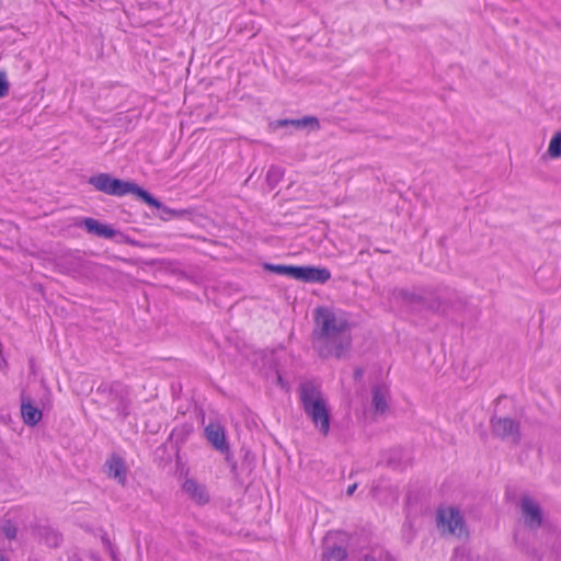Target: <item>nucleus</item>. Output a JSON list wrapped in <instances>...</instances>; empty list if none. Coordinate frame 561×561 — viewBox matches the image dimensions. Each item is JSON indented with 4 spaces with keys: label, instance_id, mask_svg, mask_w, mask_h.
Here are the masks:
<instances>
[{
    "label": "nucleus",
    "instance_id": "f257e3e1",
    "mask_svg": "<svg viewBox=\"0 0 561 561\" xmlns=\"http://www.w3.org/2000/svg\"><path fill=\"white\" fill-rule=\"evenodd\" d=\"M316 328L312 332L313 348L322 358H342L351 348V324L325 307H318L314 313Z\"/></svg>",
    "mask_w": 561,
    "mask_h": 561
},
{
    "label": "nucleus",
    "instance_id": "423d86ee",
    "mask_svg": "<svg viewBox=\"0 0 561 561\" xmlns=\"http://www.w3.org/2000/svg\"><path fill=\"white\" fill-rule=\"evenodd\" d=\"M492 435L503 442L518 446L522 442L520 422L510 416H497L495 413L490 419Z\"/></svg>",
    "mask_w": 561,
    "mask_h": 561
},
{
    "label": "nucleus",
    "instance_id": "20e7f679",
    "mask_svg": "<svg viewBox=\"0 0 561 561\" xmlns=\"http://www.w3.org/2000/svg\"><path fill=\"white\" fill-rule=\"evenodd\" d=\"M129 388L121 381H103L95 390L98 400L106 407H113L122 419L129 415Z\"/></svg>",
    "mask_w": 561,
    "mask_h": 561
},
{
    "label": "nucleus",
    "instance_id": "4be33fe9",
    "mask_svg": "<svg viewBox=\"0 0 561 561\" xmlns=\"http://www.w3.org/2000/svg\"><path fill=\"white\" fill-rule=\"evenodd\" d=\"M284 176L282 168L272 165L266 173V183L271 190L275 188Z\"/></svg>",
    "mask_w": 561,
    "mask_h": 561
},
{
    "label": "nucleus",
    "instance_id": "ddd939ff",
    "mask_svg": "<svg viewBox=\"0 0 561 561\" xmlns=\"http://www.w3.org/2000/svg\"><path fill=\"white\" fill-rule=\"evenodd\" d=\"M77 226L83 227L89 233L104 239H113L116 233V229L111 225L102 224L91 217L83 218Z\"/></svg>",
    "mask_w": 561,
    "mask_h": 561
},
{
    "label": "nucleus",
    "instance_id": "cd10ccee",
    "mask_svg": "<svg viewBox=\"0 0 561 561\" xmlns=\"http://www.w3.org/2000/svg\"><path fill=\"white\" fill-rule=\"evenodd\" d=\"M101 541L104 545V547L110 551L113 560L116 561L117 560L116 552H115L114 547H113V545L111 542V539L108 538L106 533H104L102 535Z\"/></svg>",
    "mask_w": 561,
    "mask_h": 561
},
{
    "label": "nucleus",
    "instance_id": "c9c22d12",
    "mask_svg": "<svg viewBox=\"0 0 561 561\" xmlns=\"http://www.w3.org/2000/svg\"><path fill=\"white\" fill-rule=\"evenodd\" d=\"M183 433H184V430H183V428H182L180 432H178L176 430H174V431L172 432V436H178V435L183 434Z\"/></svg>",
    "mask_w": 561,
    "mask_h": 561
},
{
    "label": "nucleus",
    "instance_id": "412c9836",
    "mask_svg": "<svg viewBox=\"0 0 561 561\" xmlns=\"http://www.w3.org/2000/svg\"><path fill=\"white\" fill-rule=\"evenodd\" d=\"M348 553L347 550L342 547L334 545L331 548H328L322 553V560L323 561H344L347 558Z\"/></svg>",
    "mask_w": 561,
    "mask_h": 561
},
{
    "label": "nucleus",
    "instance_id": "e433bc0d",
    "mask_svg": "<svg viewBox=\"0 0 561 561\" xmlns=\"http://www.w3.org/2000/svg\"><path fill=\"white\" fill-rule=\"evenodd\" d=\"M503 398H505V396H504V394L499 396V397L496 398L495 402H496V403H499Z\"/></svg>",
    "mask_w": 561,
    "mask_h": 561
},
{
    "label": "nucleus",
    "instance_id": "6e6552de",
    "mask_svg": "<svg viewBox=\"0 0 561 561\" xmlns=\"http://www.w3.org/2000/svg\"><path fill=\"white\" fill-rule=\"evenodd\" d=\"M437 527L442 529L443 534L448 533L449 535L461 536L465 528V519L459 510L449 507L448 510L438 508L437 515Z\"/></svg>",
    "mask_w": 561,
    "mask_h": 561
},
{
    "label": "nucleus",
    "instance_id": "2f4dec72",
    "mask_svg": "<svg viewBox=\"0 0 561 561\" xmlns=\"http://www.w3.org/2000/svg\"><path fill=\"white\" fill-rule=\"evenodd\" d=\"M356 489H357V483L351 484L346 490V495H348V496L353 495Z\"/></svg>",
    "mask_w": 561,
    "mask_h": 561
},
{
    "label": "nucleus",
    "instance_id": "f8f14e48",
    "mask_svg": "<svg viewBox=\"0 0 561 561\" xmlns=\"http://www.w3.org/2000/svg\"><path fill=\"white\" fill-rule=\"evenodd\" d=\"M104 472L108 478L116 480L121 485L127 481V467L125 460L117 454H112L104 463Z\"/></svg>",
    "mask_w": 561,
    "mask_h": 561
},
{
    "label": "nucleus",
    "instance_id": "b1692460",
    "mask_svg": "<svg viewBox=\"0 0 561 561\" xmlns=\"http://www.w3.org/2000/svg\"><path fill=\"white\" fill-rule=\"evenodd\" d=\"M402 456H403V450L402 449H400V448L391 449L389 451V455H388L387 460H386L387 466L391 467L393 469L401 468Z\"/></svg>",
    "mask_w": 561,
    "mask_h": 561
},
{
    "label": "nucleus",
    "instance_id": "9b49d317",
    "mask_svg": "<svg viewBox=\"0 0 561 561\" xmlns=\"http://www.w3.org/2000/svg\"><path fill=\"white\" fill-rule=\"evenodd\" d=\"M331 278V272L327 267L314 265H299L298 279L304 283L325 284Z\"/></svg>",
    "mask_w": 561,
    "mask_h": 561
},
{
    "label": "nucleus",
    "instance_id": "72a5a7b5",
    "mask_svg": "<svg viewBox=\"0 0 561 561\" xmlns=\"http://www.w3.org/2000/svg\"><path fill=\"white\" fill-rule=\"evenodd\" d=\"M363 561H377V559L371 554H365Z\"/></svg>",
    "mask_w": 561,
    "mask_h": 561
},
{
    "label": "nucleus",
    "instance_id": "f3484780",
    "mask_svg": "<svg viewBox=\"0 0 561 561\" xmlns=\"http://www.w3.org/2000/svg\"><path fill=\"white\" fill-rule=\"evenodd\" d=\"M263 270L277 275H285L296 280L298 279L299 265L264 263Z\"/></svg>",
    "mask_w": 561,
    "mask_h": 561
},
{
    "label": "nucleus",
    "instance_id": "f03ea898",
    "mask_svg": "<svg viewBox=\"0 0 561 561\" xmlns=\"http://www.w3.org/2000/svg\"><path fill=\"white\" fill-rule=\"evenodd\" d=\"M88 183L106 195L122 197L133 194L142 203H153V195L134 181L122 180L110 173H98L88 179Z\"/></svg>",
    "mask_w": 561,
    "mask_h": 561
},
{
    "label": "nucleus",
    "instance_id": "393cba45",
    "mask_svg": "<svg viewBox=\"0 0 561 561\" xmlns=\"http://www.w3.org/2000/svg\"><path fill=\"white\" fill-rule=\"evenodd\" d=\"M290 125L295 126L296 128H302L308 125L319 128V121L314 116H306L300 119H290Z\"/></svg>",
    "mask_w": 561,
    "mask_h": 561
},
{
    "label": "nucleus",
    "instance_id": "2eb2a0df",
    "mask_svg": "<svg viewBox=\"0 0 561 561\" xmlns=\"http://www.w3.org/2000/svg\"><path fill=\"white\" fill-rule=\"evenodd\" d=\"M21 415L23 422L28 426H35L42 420L43 413L35 407L28 397H21Z\"/></svg>",
    "mask_w": 561,
    "mask_h": 561
},
{
    "label": "nucleus",
    "instance_id": "a211bd4d",
    "mask_svg": "<svg viewBox=\"0 0 561 561\" xmlns=\"http://www.w3.org/2000/svg\"><path fill=\"white\" fill-rule=\"evenodd\" d=\"M38 536L41 540L50 548H57L62 541V536L50 527H39Z\"/></svg>",
    "mask_w": 561,
    "mask_h": 561
},
{
    "label": "nucleus",
    "instance_id": "1a4fd4ad",
    "mask_svg": "<svg viewBox=\"0 0 561 561\" xmlns=\"http://www.w3.org/2000/svg\"><path fill=\"white\" fill-rule=\"evenodd\" d=\"M56 267L59 272L78 278L88 276L92 272L93 264L80 256L69 254L60 256L56 261Z\"/></svg>",
    "mask_w": 561,
    "mask_h": 561
},
{
    "label": "nucleus",
    "instance_id": "39448f33",
    "mask_svg": "<svg viewBox=\"0 0 561 561\" xmlns=\"http://www.w3.org/2000/svg\"><path fill=\"white\" fill-rule=\"evenodd\" d=\"M393 296L399 299L404 308L411 313H420L423 310L427 311H444L439 296L430 294L427 296L407 288H399L393 290Z\"/></svg>",
    "mask_w": 561,
    "mask_h": 561
},
{
    "label": "nucleus",
    "instance_id": "aec40b11",
    "mask_svg": "<svg viewBox=\"0 0 561 561\" xmlns=\"http://www.w3.org/2000/svg\"><path fill=\"white\" fill-rule=\"evenodd\" d=\"M154 202L153 203H146L147 205L154 207L159 211V217L163 220H168L170 216L174 217H181L183 216L186 210H176L169 208L168 206L163 205L158 198L153 196Z\"/></svg>",
    "mask_w": 561,
    "mask_h": 561
},
{
    "label": "nucleus",
    "instance_id": "bb28decb",
    "mask_svg": "<svg viewBox=\"0 0 561 561\" xmlns=\"http://www.w3.org/2000/svg\"><path fill=\"white\" fill-rule=\"evenodd\" d=\"M9 82L4 71H0V98H4L9 93Z\"/></svg>",
    "mask_w": 561,
    "mask_h": 561
},
{
    "label": "nucleus",
    "instance_id": "473e14b6",
    "mask_svg": "<svg viewBox=\"0 0 561 561\" xmlns=\"http://www.w3.org/2000/svg\"><path fill=\"white\" fill-rule=\"evenodd\" d=\"M254 455L250 451V450H245L244 451V460L248 461L250 460L251 462L254 461Z\"/></svg>",
    "mask_w": 561,
    "mask_h": 561
},
{
    "label": "nucleus",
    "instance_id": "6ab92c4d",
    "mask_svg": "<svg viewBox=\"0 0 561 561\" xmlns=\"http://www.w3.org/2000/svg\"><path fill=\"white\" fill-rule=\"evenodd\" d=\"M373 405L378 413H383L388 409L386 388L381 386L373 387Z\"/></svg>",
    "mask_w": 561,
    "mask_h": 561
},
{
    "label": "nucleus",
    "instance_id": "a878e982",
    "mask_svg": "<svg viewBox=\"0 0 561 561\" xmlns=\"http://www.w3.org/2000/svg\"><path fill=\"white\" fill-rule=\"evenodd\" d=\"M1 533L8 538L9 540L15 539L18 534V527L11 520H4L1 525Z\"/></svg>",
    "mask_w": 561,
    "mask_h": 561
},
{
    "label": "nucleus",
    "instance_id": "5701e85b",
    "mask_svg": "<svg viewBox=\"0 0 561 561\" xmlns=\"http://www.w3.org/2000/svg\"><path fill=\"white\" fill-rule=\"evenodd\" d=\"M547 153L553 159L561 157V129L550 139Z\"/></svg>",
    "mask_w": 561,
    "mask_h": 561
},
{
    "label": "nucleus",
    "instance_id": "9d476101",
    "mask_svg": "<svg viewBox=\"0 0 561 561\" xmlns=\"http://www.w3.org/2000/svg\"><path fill=\"white\" fill-rule=\"evenodd\" d=\"M520 511L524 525L530 530H537L543 525V511L541 506L528 495L520 499Z\"/></svg>",
    "mask_w": 561,
    "mask_h": 561
},
{
    "label": "nucleus",
    "instance_id": "c85d7f7f",
    "mask_svg": "<svg viewBox=\"0 0 561 561\" xmlns=\"http://www.w3.org/2000/svg\"><path fill=\"white\" fill-rule=\"evenodd\" d=\"M114 238L117 243H125V238H128V234H125L124 232L116 230Z\"/></svg>",
    "mask_w": 561,
    "mask_h": 561
},
{
    "label": "nucleus",
    "instance_id": "c756f323",
    "mask_svg": "<svg viewBox=\"0 0 561 561\" xmlns=\"http://www.w3.org/2000/svg\"><path fill=\"white\" fill-rule=\"evenodd\" d=\"M364 376V368L363 367H356L354 369V380L359 381Z\"/></svg>",
    "mask_w": 561,
    "mask_h": 561
},
{
    "label": "nucleus",
    "instance_id": "7c9ffc66",
    "mask_svg": "<svg viewBox=\"0 0 561 561\" xmlns=\"http://www.w3.org/2000/svg\"><path fill=\"white\" fill-rule=\"evenodd\" d=\"M125 243L130 244V245H135V247H141V248L145 247L144 243H141V242L135 240V239H131L129 236H128V238H125Z\"/></svg>",
    "mask_w": 561,
    "mask_h": 561
},
{
    "label": "nucleus",
    "instance_id": "4c0bfd02",
    "mask_svg": "<svg viewBox=\"0 0 561 561\" xmlns=\"http://www.w3.org/2000/svg\"><path fill=\"white\" fill-rule=\"evenodd\" d=\"M0 561H9L8 558H5L1 552H0Z\"/></svg>",
    "mask_w": 561,
    "mask_h": 561
},
{
    "label": "nucleus",
    "instance_id": "4468645a",
    "mask_svg": "<svg viewBox=\"0 0 561 561\" xmlns=\"http://www.w3.org/2000/svg\"><path fill=\"white\" fill-rule=\"evenodd\" d=\"M182 489L190 496V499L198 505H204L209 502V495L206 491V488L194 479H186L182 485Z\"/></svg>",
    "mask_w": 561,
    "mask_h": 561
},
{
    "label": "nucleus",
    "instance_id": "0eeeda50",
    "mask_svg": "<svg viewBox=\"0 0 561 561\" xmlns=\"http://www.w3.org/2000/svg\"><path fill=\"white\" fill-rule=\"evenodd\" d=\"M205 435L213 447L225 455V459L230 465L231 471L237 476V462L230 454V446L227 442L224 426L218 423H210L205 427Z\"/></svg>",
    "mask_w": 561,
    "mask_h": 561
},
{
    "label": "nucleus",
    "instance_id": "7ed1b4c3",
    "mask_svg": "<svg viewBox=\"0 0 561 561\" xmlns=\"http://www.w3.org/2000/svg\"><path fill=\"white\" fill-rule=\"evenodd\" d=\"M300 400L304 411L319 432L327 436L330 432L331 414L319 387L312 382L300 386Z\"/></svg>",
    "mask_w": 561,
    "mask_h": 561
},
{
    "label": "nucleus",
    "instance_id": "f704fd0d",
    "mask_svg": "<svg viewBox=\"0 0 561 561\" xmlns=\"http://www.w3.org/2000/svg\"><path fill=\"white\" fill-rule=\"evenodd\" d=\"M279 126H288L290 125V119H280L278 121Z\"/></svg>",
    "mask_w": 561,
    "mask_h": 561
},
{
    "label": "nucleus",
    "instance_id": "dca6fc26",
    "mask_svg": "<svg viewBox=\"0 0 561 561\" xmlns=\"http://www.w3.org/2000/svg\"><path fill=\"white\" fill-rule=\"evenodd\" d=\"M444 311H431L442 317H449L454 312H460L465 308V301L458 297L443 298L439 296Z\"/></svg>",
    "mask_w": 561,
    "mask_h": 561
}]
</instances>
